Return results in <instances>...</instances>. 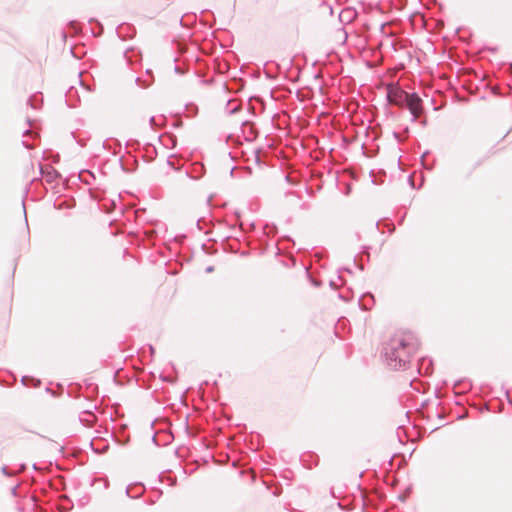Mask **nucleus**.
Here are the masks:
<instances>
[{
	"label": "nucleus",
	"instance_id": "obj_1",
	"mask_svg": "<svg viewBox=\"0 0 512 512\" xmlns=\"http://www.w3.org/2000/svg\"><path fill=\"white\" fill-rule=\"evenodd\" d=\"M419 348L417 337L409 331H398L384 346L387 365L394 370L406 369Z\"/></svg>",
	"mask_w": 512,
	"mask_h": 512
},
{
	"label": "nucleus",
	"instance_id": "obj_2",
	"mask_svg": "<svg viewBox=\"0 0 512 512\" xmlns=\"http://www.w3.org/2000/svg\"><path fill=\"white\" fill-rule=\"evenodd\" d=\"M404 105L409 109L412 115V121H417L422 114V100L416 93H409Z\"/></svg>",
	"mask_w": 512,
	"mask_h": 512
},
{
	"label": "nucleus",
	"instance_id": "obj_3",
	"mask_svg": "<svg viewBox=\"0 0 512 512\" xmlns=\"http://www.w3.org/2000/svg\"><path fill=\"white\" fill-rule=\"evenodd\" d=\"M408 94L409 93H407L406 91L402 90L399 87L389 85L388 91H387V100L390 104L397 105V106H404V103L408 97Z\"/></svg>",
	"mask_w": 512,
	"mask_h": 512
},
{
	"label": "nucleus",
	"instance_id": "obj_4",
	"mask_svg": "<svg viewBox=\"0 0 512 512\" xmlns=\"http://www.w3.org/2000/svg\"><path fill=\"white\" fill-rule=\"evenodd\" d=\"M431 365H432L431 360H427L426 358L421 359L419 372L421 373V370L424 368V374L432 373Z\"/></svg>",
	"mask_w": 512,
	"mask_h": 512
},
{
	"label": "nucleus",
	"instance_id": "obj_5",
	"mask_svg": "<svg viewBox=\"0 0 512 512\" xmlns=\"http://www.w3.org/2000/svg\"><path fill=\"white\" fill-rule=\"evenodd\" d=\"M132 488L131 486H128L127 489H126V494L129 496V497H132V498H136L138 496H140L143 492V487H139V492L138 493H135V494H132Z\"/></svg>",
	"mask_w": 512,
	"mask_h": 512
},
{
	"label": "nucleus",
	"instance_id": "obj_6",
	"mask_svg": "<svg viewBox=\"0 0 512 512\" xmlns=\"http://www.w3.org/2000/svg\"><path fill=\"white\" fill-rule=\"evenodd\" d=\"M1 472H2V474H3V475H5V476H7V477L12 476V473H10V472L8 471L7 466H3V467L1 468Z\"/></svg>",
	"mask_w": 512,
	"mask_h": 512
},
{
	"label": "nucleus",
	"instance_id": "obj_7",
	"mask_svg": "<svg viewBox=\"0 0 512 512\" xmlns=\"http://www.w3.org/2000/svg\"><path fill=\"white\" fill-rule=\"evenodd\" d=\"M34 101H36V96H33V97L29 98V100H28V102L30 103V105H31L33 108H36V105H35Z\"/></svg>",
	"mask_w": 512,
	"mask_h": 512
},
{
	"label": "nucleus",
	"instance_id": "obj_8",
	"mask_svg": "<svg viewBox=\"0 0 512 512\" xmlns=\"http://www.w3.org/2000/svg\"><path fill=\"white\" fill-rule=\"evenodd\" d=\"M150 124H151L152 126L156 125V124H155V117H151V118H150Z\"/></svg>",
	"mask_w": 512,
	"mask_h": 512
},
{
	"label": "nucleus",
	"instance_id": "obj_9",
	"mask_svg": "<svg viewBox=\"0 0 512 512\" xmlns=\"http://www.w3.org/2000/svg\"><path fill=\"white\" fill-rule=\"evenodd\" d=\"M213 269H214L213 266H209L206 268V272L210 273L213 271Z\"/></svg>",
	"mask_w": 512,
	"mask_h": 512
},
{
	"label": "nucleus",
	"instance_id": "obj_10",
	"mask_svg": "<svg viewBox=\"0 0 512 512\" xmlns=\"http://www.w3.org/2000/svg\"><path fill=\"white\" fill-rule=\"evenodd\" d=\"M84 414H85V415H87V416H89V417H91V418H94V415H93V414H91L90 412H85Z\"/></svg>",
	"mask_w": 512,
	"mask_h": 512
},
{
	"label": "nucleus",
	"instance_id": "obj_11",
	"mask_svg": "<svg viewBox=\"0 0 512 512\" xmlns=\"http://www.w3.org/2000/svg\"><path fill=\"white\" fill-rule=\"evenodd\" d=\"M16 491H17V487H14V488L12 489V494H13V495H16Z\"/></svg>",
	"mask_w": 512,
	"mask_h": 512
},
{
	"label": "nucleus",
	"instance_id": "obj_12",
	"mask_svg": "<svg viewBox=\"0 0 512 512\" xmlns=\"http://www.w3.org/2000/svg\"><path fill=\"white\" fill-rule=\"evenodd\" d=\"M23 143H24V145L26 146V148H28V149H30V148H31V146H30L29 144H27V143H25V142H23Z\"/></svg>",
	"mask_w": 512,
	"mask_h": 512
},
{
	"label": "nucleus",
	"instance_id": "obj_13",
	"mask_svg": "<svg viewBox=\"0 0 512 512\" xmlns=\"http://www.w3.org/2000/svg\"><path fill=\"white\" fill-rule=\"evenodd\" d=\"M139 487H140V486H137V485L135 486V488H136V489H135V492H136V493H138V492H139Z\"/></svg>",
	"mask_w": 512,
	"mask_h": 512
},
{
	"label": "nucleus",
	"instance_id": "obj_14",
	"mask_svg": "<svg viewBox=\"0 0 512 512\" xmlns=\"http://www.w3.org/2000/svg\"><path fill=\"white\" fill-rule=\"evenodd\" d=\"M29 133H30V130L26 129L25 132H24V135L29 134Z\"/></svg>",
	"mask_w": 512,
	"mask_h": 512
},
{
	"label": "nucleus",
	"instance_id": "obj_15",
	"mask_svg": "<svg viewBox=\"0 0 512 512\" xmlns=\"http://www.w3.org/2000/svg\"><path fill=\"white\" fill-rule=\"evenodd\" d=\"M22 382H23V384H25V385H26V377H23V378H22Z\"/></svg>",
	"mask_w": 512,
	"mask_h": 512
},
{
	"label": "nucleus",
	"instance_id": "obj_16",
	"mask_svg": "<svg viewBox=\"0 0 512 512\" xmlns=\"http://www.w3.org/2000/svg\"><path fill=\"white\" fill-rule=\"evenodd\" d=\"M80 421H84V419L80 418ZM85 421H91L92 422L93 420L85 419Z\"/></svg>",
	"mask_w": 512,
	"mask_h": 512
}]
</instances>
